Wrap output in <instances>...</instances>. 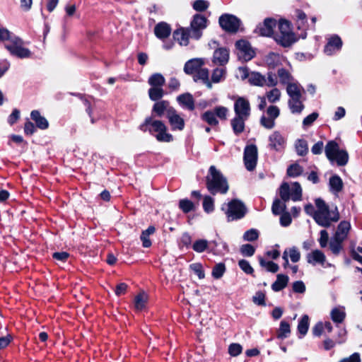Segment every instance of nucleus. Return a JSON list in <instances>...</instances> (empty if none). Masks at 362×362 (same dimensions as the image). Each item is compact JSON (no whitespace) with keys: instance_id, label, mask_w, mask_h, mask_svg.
<instances>
[{"instance_id":"obj_58","label":"nucleus","mask_w":362,"mask_h":362,"mask_svg":"<svg viewBox=\"0 0 362 362\" xmlns=\"http://www.w3.org/2000/svg\"><path fill=\"white\" fill-rule=\"evenodd\" d=\"M259 233L256 229L247 230L243 235V239L245 241H254L258 238Z\"/></svg>"},{"instance_id":"obj_10","label":"nucleus","mask_w":362,"mask_h":362,"mask_svg":"<svg viewBox=\"0 0 362 362\" xmlns=\"http://www.w3.org/2000/svg\"><path fill=\"white\" fill-rule=\"evenodd\" d=\"M244 163L247 170H253L257 161V148L255 145L247 146L244 151Z\"/></svg>"},{"instance_id":"obj_15","label":"nucleus","mask_w":362,"mask_h":362,"mask_svg":"<svg viewBox=\"0 0 362 362\" xmlns=\"http://www.w3.org/2000/svg\"><path fill=\"white\" fill-rule=\"evenodd\" d=\"M269 146L272 150L281 151L284 148V138L279 132H274L269 136Z\"/></svg>"},{"instance_id":"obj_43","label":"nucleus","mask_w":362,"mask_h":362,"mask_svg":"<svg viewBox=\"0 0 362 362\" xmlns=\"http://www.w3.org/2000/svg\"><path fill=\"white\" fill-rule=\"evenodd\" d=\"M346 314L340 308H335L331 311V318L336 323H341L344 321Z\"/></svg>"},{"instance_id":"obj_37","label":"nucleus","mask_w":362,"mask_h":362,"mask_svg":"<svg viewBox=\"0 0 362 362\" xmlns=\"http://www.w3.org/2000/svg\"><path fill=\"white\" fill-rule=\"evenodd\" d=\"M201 118L211 126H216L218 124V121L214 110L206 111L201 115Z\"/></svg>"},{"instance_id":"obj_30","label":"nucleus","mask_w":362,"mask_h":362,"mask_svg":"<svg viewBox=\"0 0 362 362\" xmlns=\"http://www.w3.org/2000/svg\"><path fill=\"white\" fill-rule=\"evenodd\" d=\"M288 282V276L284 274H278L276 280L272 284V288L277 292L284 289Z\"/></svg>"},{"instance_id":"obj_44","label":"nucleus","mask_w":362,"mask_h":362,"mask_svg":"<svg viewBox=\"0 0 362 362\" xmlns=\"http://www.w3.org/2000/svg\"><path fill=\"white\" fill-rule=\"evenodd\" d=\"M337 163V165L339 166L345 165L349 160V155L346 151L345 150H339L337 154L334 156V160Z\"/></svg>"},{"instance_id":"obj_52","label":"nucleus","mask_w":362,"mask_h":362,"mask_svg":"<svg viewBox=\"0 0 362 362\" xmlns=\"http://www.w3.org/2000/svg\"><path fill=\"white\" fill-rule=\"evenodd\" d=\"M226 272V267L223 263L216 264L212 270V276L215 279H220Z\"/></svg>"},{"instance_id":"obj_5","label":"nucleus","mask_w":362,"mask_h":362,"mask_svg":"<svg viewBox=\"0 0 362 362\" xmlns=\"http://www.w3.org/2000/svg\"><path fill=\"white\" fill-rule=\"evenodd\" d=\"M279 33L274 35L276 42L284 47H289L295 42V36L287 21L281 20L279 23Z\"/></svg>"},{"instance_id":"obj_14","label":"nucleus","mask_w":362,"mask_h":362,"mask_svg":"<svg viewBox=\"0 0 362 362\" xmlns=\"http://www.w3.org/2000/svg\"><path fill=\"white\" fill-rule=\"evenodd\" d=\"M276 22L272 18H266L262 24H259L256 32L260 35L269 37L273 34V29L276 26Z\"/></svg>"},{"instance_id":"obj_40","label":"nucleus","mask_w":362,"mask_h":362,"mask_svg":"<svg viewBox=\"0 0 362 362\" xmlns=\"http://www.w3.org/2000/svg\"><path fill=\"white\" fill-rule=\"evenodd\" d=\"M344 241L332 238L329 242V249L334 255H338L343 249Z\"/></svg>"},{"instance_id":"obj_45","label":"nucleus","mask_w":362,"mask_h":362,"mask_svg":"<svg viewBox=\"0 0 362 362\" xmlns=\"http://www.w3.org/2000/svg\"><path fill=\"white\" fill-rule=\"evenodd\" d=\"M309 327V317L308 315H305L299 321L298 325V331L301 334V337L305 335L308 330Z\"/></svg>"},{"instance_id":"obj_28","label":"nucleus","mask_w":362,"mask_h":362,"mask_svg":"<svg viewBox=\"0 0 362 362\" xmlns=\"http://www.w3.org/2000/svg\"><path fill=\"white\" fill-rule=\"evenodd\" d=\"M178 103L189 110L194 109V100L190 93H184L177 98Z\"/></svg>"},{"instance_id":"obj_64","label":"nucleus","mask_w":362,"mask_h":362,"mask_svg":"<svg viewBox=\"0 0 362 362\" xmlns=\"http://www.w3.org/2000/svg\"><path fill=\"white\" fill-rule=\"evenodd\" d=\"M339 362H361L360 354L357 352L354 353L349 357L342 358Z\"/></svg>"},{"instance_id":"obj_62","label":"nucleus","mask_w":362,"mask_h":362,"mask_svg":"<svg viewBox=\"0 0 362 362\" xmlns=\"http://www.w3.org/2000/svg\"><path fill=\"white\" fill-rule=\"evenodd\" d=\"M254 303L258 305H265V295L262 291H258L252 297Z\"/></svg>"},{"instance_id":"obj_56","label":"nucleus","mask_w":362,"mask_h":362,"mask_svg":"<svg viewBox=\"0 0 362 362\" xmlns=\"http://www.w3.org/2000/svg\"><path fill=\"white\" fill-rule=\"evenodd\" d=\"M214 199L209 196H205L203 201V208L206 213L212 212L214 209Z\"/></svg>"},{"instance_id":"obj_54","label":"nucleus","mask_w":362,"mask_h":362,"mask_svg":"<svg viewBox=\"0 0 362 362\" xmlns=\"http://www.w3.org/2000/svg\"><path fill=\"white\" fill-rule=\"evenodd\" d=\"M208 247V241L204 239L198 240L194 242L192 248L197 252H204Z\"/></svg>"},{"instance_id":"obj_41","label":"nucleus","mask_w":362,"mask_h":362,"mask_svg":"<svg viewBox=\"0 0 362 362\" xmlns=\"http://www.w3.org/2000/svg\"><path fill=\"white\" fill-rule=\"evenodd\" d=\"M164 95V90L161 87H151L148 90V95L151 100L157 101L162 98Z\"/></svg>"},{"instance_id":"obj_26","label":"nucleus","mask_w":362,"mask_h":362,"mask_svg":"<svg viewBox=\"0 0 362 362\" xmlns=\"http://www.w3.org/2000/svg\"><path fill=\"white\" fill-rule=\"evenodd\" d=\"M31 119L35 121L37 127L40 129H46L49 127L47 119L42 117L38 110H33L30 113Z\"/></svg>"},{"instance_id":"obj_57","label":"nucleus","mask_w":362,"mask_h":362,"mask_svg":"<svg viewBox=\"0 0 362 362\" xmlns=\"http://www.w3.org/2000/svg\"><path fill=\"white\" fill-rule=\"evenodd\" d=\"M189 268L191 270L196 274L199 279H204L205 276V274L203 269V267L200 263H194L189 265Z\"/></svg>"},{"instance_id":"obj_25","label":"nucleus","mask_w":362,"mask_h":362,"mask_svg":"<svg viewBox=\"0 0 362 362\" xmlns=\"http://www.w3.org/2000/svg\"><path fill=\"white\" fill-rule=\"evenodd\" d=\"M286 92L289 98H294L302 97L305 90L304 88L295 81L286 86Z\"/></svg>"},{"instance_id":"obj_48","label":"nucleus","mask_w":362,"mask_h":362,"mask_svg":"<svg viewBox=\"0 0 362 362\" xmlns=\"http://www.w3.org/2000/svg\"><path fill=\"white\" fill-rule=\"evenodd\" d=\"M291 332L290 325L285 321H281L278 331V338H286Z\"/></svg>"},{"instance_id":"obj_18","label":"nucleus","mask_w":362,"mask_h":362,"mask_svg":"<svg viewBox=\"0 0 362 362\" xmlns=\"http://www.w3.org/2000/svg\"><path fill=\"white\" fill-rule=\"evenodd\" d=\"M173 37L181 46H187L189 38H192V32L189 28H181L174 31Z\"/></svg>"},{"instance_id":"obj_21","label":"nucleus","mask_w":362,"mask_h":362,"mask_svg":"<svg viewBox=\"0 0 362 362\" xmlns=\"http://www.w3.org/2000/svg\"><path fill=\"white\" fill-rule=\"evenodd\" d=\"M350 229V223L346 221H342L338 225L333 238L344 241L347 238Z\"/></svg>"},{"instance_id":"obj_63","label":"nucleus","mask_w":362,"mask_h":362,"mask_svg":"<svg viewBox=\"0 0 362 362\" xmlns=\"http://www.w3.org/2000/svg\"><path fill=\"white\" fill-rule=\"evenodd\" d=\"M209 7V3L204 0H197L193 4V8L197 11H204Z\"/></svg>"},{"instance_id":"obj_39","label":"nucleus","mask_w":362,"mask_h":362,"mask_svg":"<svg viewBox=\"0 0 362 362\" xmlns=\"http://www.w3.org/2000/svg\"><path fill=\"white\" fill-rule=\"evenodd\" d=\"M259 262L261 267L266 268L267 271L272 273L276 272L279 269L277 264L272 261H266L262 257H259Z\"/></svg>"},{"instance_id":"obj_47","label":"nucleus","mask_w":362,"mask_h":362,"mask_svg":"<svg viewBox=\"0 0 362 362\" xmlns=\"http://www.w3.org/2000/svg\"><path fill=\"white\" fill-rule=\"evenodd\" d=\"M282 200L276 199L274 201L272 210L274 214L279 215L285 211L286 206Z\"/></svg>"},{"instance_id":"obj_50","label":"nucleus","mask_w":362,"mask_h":362,"mask_svg":"<svg viewBox=\"0 0 362 362\" xmlns=\"http://www.w3.org/2000/svg\"><path fill=\"white\" fill-rule=\"evenodd\" d=\"M303 173V168L297 163L291 165L287 169V175L290 177H297Z\"/></svg>"},{"instance_id":"obj_61","label":"nucleus","mask_w":362,"mask_h":362,"mask_svg":"<svg viewBox=\"0 0 362 362\" xmlns=\"http://www.w3.org/2000/svg\"><path fill=\"white\" fill-rule=\"evenodd\" d=\"M275 119L268 117L262 116L260 119V124L266 129H271L275 125Z\"/></svg>"},{"instance_id":"obj_4","label":"nucleus","mask_w":362,"mask_h":362,"mask_svg":"<svg viewBox=\"0 0 362 362\" xmlns=\"http://www.w3.org/2000/svg\"><path fill=\"white\" fill-rule=\"evenodd\" d=\"M279 196L284 202L290 199L293 202L300 201L302 199L301 186L297 182H293L291 185L287 182H283L279 187Z\"/></svg>"},{"instance_id":"obj_9","label":"nucleus","mask_w":362,"mask_h":362,"mask_svg":"<svg viewBox=\"0 0 362 362\" xmlns=\"http://www.w3.org/2000/svg\"><path fill=\"white\" fill-rule=\"evenodd\" d=\"M206 23L207 19L204 16L194 15L189 28L192 32V38L199 40L202 35V30L207 26Z\"/></svg>"},{"instance_id":"obj_13","label":"nucleus","mask_w":362,"mask_h":362,"mask_svg":"<svg viewBox=\"0 0 362 362\" xmlns=\"http://www.w3.org/2000/svg\"><path fill=\"white\" fill-rule=\"evenodd\" d=\"M341 47L342 41L341 38L338 35H333L328 39L324 52L327 55H332L334 52L339 51Z\"/></svg>"},{"instance_id":"obj_12","label":"nucleus","mask_w":362,"mask_h":362,"mask_svg":"<svg viewBox=\"0 0 362 362\" xmlns=\"http://www.w3.org/2000/svg\"><path fill=\"white\" fill-rule=\"evenodd\" d=\"M234 112L235 115L249 118L251 112L249 100L243 97H238L234 103Z\"/></svg>"},{"instance_id":"obj_49","label":"nucleus","mask_w":362,"mask_h":362,"mask_svg":"<svg viewBox=\"0 0 362 362\" xmlns=\"http://www.w3.org/2000/svg\"><path fill=\"white\" fill-rule=\"evenodd\" d=\"M226 69L223 68H216L214 70L211 76V81L213 83H219L221 80L225 78Z\"/></svg>"},{"instance_id":"obj_2","label":"nucleus","mask_w":362,"mask_h":362,"mask_svg":"<svg viewBox=\"0 0 362 362\" xmlns=\"http://www.w3.org/2000/svg\"><path fill=\"white\" fill-rule=\"evenodd\" d=\"M206 185L213 195L217 193L226 194L229 188L226 178L214 165H211L209 169V173L206 177Z\"/></svg>"},{"instance_id":"obj_42","label":"nucleus","mask_w":362,"mask_h":362,"mask_svg":"<svg viewBox=\"0 0 362 362\" xmlns=\"http://www.w3.org/2000/svg\"><path fill=\"white\" fill-rule=\"evenodd\" d=\"M281 93L277 88L273 87V88L266 93V97L269 103H275L280 100Z\"/></svg>"},{"instance_id":"obj_27","label":"nucleus","mask_w":362,"mask_h":362,"mask_svg":"<svg viewBox=\"0 0 362 362\" xmlns=\"http://www.w3.org/2000/svg\"><path fill=\"white\" fill-rule=\"evenodd\" d=\"M277 77L280 83L282 85H286V86L296 81L292 74L288 70L284 68L278 69Z\"/></svg>"},{"instance_id":"obj_8","label":"nucleus","mask_w":362,"mask_h":362,"mask_svg":"<svg viewBox=\"0 0 362 362\" xmlns=\"http://www.w3.org/2000/svg\"><path fill=\"white\" fill-rule=\"evenodd\" d=\"M220 26L228 33H236L240 25V21L236 16L231 14H223L218 20Z\"/></svg>"},{"instance_id":"obj_31","label":"nucleus","mask_w":362,"mask_h":362,"mask_svg":"<svg viewBox=\"0 0 362 362\" xmlns=\"http://www.w3.org/2000/svg\"><path fill=\"white\" fill-rule=\"evenodd\" d=\"M329 185L331 192L335 194L341 192L343 189L342 180L338 175L332 176L329 178Z\"/></svg>"},{"instance_id":"obj_22","label":"nucleus","mask_w":362,"mask_h":362,"mask_svg":"<svg viewBox=\"0 0 362 362\" xmlns=\"http://www.w3.org/2000/svg\"><path fill=\"white\" fill-rule=\"evenodd\" d=\"M306 259L308 263L313 265H315L316 264L324 265L326 261L325 254L319 250H315L310 253H308L306 256Z\"/></svg>"},{"instance_id":"obj_23","label":"nucleus","mask_w":362,"mask_h":362,"mask_svg":"<svg viewBox=\"0 0 362 362\" xmlns=\"http://www.w3.org/2000/svg\"><path fill=\"white\" fill-rule=\"evenodd\" d=\"M154 33L158 38L164 40L170 36L171 28L168 23L160 22L155 26Z\"/></svg>"},{"instance_id":"obj_36","label":"nucleus","mask_w":362,"mask_h":362,"mask_svg":"<svg viewBox=\"0 0 362 362\" xmlns=\"http://www.w3.org/2000/svg\"><path fill=\"white\" fill-rule=\"evenodd\" d=\"M265 76L259 72H252L249 76V82L257 86H264L265 85Z\"/></svg>"},{"instance_id":"obj_34","label":"nucleus","mask_w":362,"mask_h":362,"mask_svg":"<svg viewBox=\"0 0 362 362\" xmlns=\"http://www.w3.org/2000/svg\"><path fill=\"white\" fill-rule=\"evenodd\" d=\"M281 57L276 53L271 52L267 55L265 62L268 66L272 69L277 67L281 62Z\"/></svg>"},{"instance_id":"obj_16","label":"nucleus","mask_w":362,"mask_h":362,"mask_svg":"<svg viewBox=\"0 0 362 362\" xmlns=\"http://www.w3.org/2000/svg\"><path fill=\"white\" fill-rule=\"evenodd\" d=\"M204 64L205 59L203 58H194L189 59L185 64L184 71L187 74H196Z\"/></svg>"},{"instance_id":"obj_19","label":"nucleus","mask_w":362,"mask_h":362,"mask_svg":"<svg viewBox=\"0 0 362 362\" xmlns=\"http://www.w3.org/2000/svg\"><path fill=\"white\" fill-rule=\"evenodd\" d=\"M229 59V51L224 47L216 49L214 52L213 62L220 66L228 63Z\"/></svg>"},{"instance_id":"obj_3","label":"nucleus","mask_w":362,"mask_h":362,"mask_svg":"<svg viewBox=\"0 0 362 362\" xmlns=\"http://www.w3.org/2000/svg\"><path fill=\"white\" fill-rule=\"evenodd\" d=\"M139 129L143 132L148 131L151 134L156 133L155 136L160 142H170L173 139V136L166 132L165 124L162 121L153 119L152 117H146Z\"/></svg>"},{"instance_id":"obj_20","label":"nucleus","mask_w":362,"mask_h":362,"mask_svg":"<svg viewBox=\"0 0 362 362\" xmlns=\"http://www.w3.org/2000/svg\"><path fill=\"white\" fill-rule=\"evenodd\" d=\"M170 110H174L173 107L170 106V103L167 100H160L156 102L152 109V114H155L157 117H161L166 112L167 117Z\"/></svg>"},{"instance_id":"obj_6","label":"nucleus","mask_w":362,"mask_h":362,"mask_svg":"<svg viewBox=\"0 0 362 362\" xmlns=\"http://www.w3.org/2000/svg\"><path fill=\"white\" fill-rule=\"evenodd\" d=\"M228 221L242 218L246 214V208L244 204L238 199H233L228 204V209L226 211Z\"/></svg>"},{"instance_id":"obj_33","label":"nucleus","mask_w":362,"mask_h":362,"mask_svg":"<svg viewBox=\"0 0 362 362\" xmlns=\"http://www.w3.org/2000/svg\"><path fill=\"white\" fill-rule=\"evenodd\" d=\"M339 151L338 144L334 141H329L325 146V154L327 158L333 161L334 160V156Z\"/></svg>"},{"instance_id":"obj_1","label":"nucleus","mask_w":362,"mask_h":362,"mask_svg":"<svg viewBox=\"0 0 362 362\" xmlns=\"http://www.w3.org/2000/svg\"><path fill=\"white\" fill-rule=\"evenodd\" d=\"M317 207L314 220L320 226L328 228L332 222H337L339 219V214L337 206L330 209L325 202L321 198L315 201Z\"/></svg>"},{"instance_id":"obj_11","label":"nucleus","mask_w":362,"mask_h":362,"mask_svg":"<svg viewBox=\"0 0 362 362\" xmlns=\"http://www.w3.org/2000/svg\"><path fill=\"white\" fill-rule=\"evenodd\" d=\"M238 49V57L244 61H249L255 56V52L252 49L250 43L244 40H240L235 43Z\"/></svg>"},{"instance_id":"obj_51","label":"nucleus","mask_w":362,"mask_h":362,"mask_svg":"<svg viewBox=\"0 0 362 362\" xmlns=\"http://www.w3.org/2000/svg\"><path fill=\"white\" fill-rule=\"evenodd\" d=\"M179 207L184 213H188L194 209V204L189 199H181L179 202Z\"/></svg>"},{"instance_id":"obj_60","label":"nucleus","mask_w":362,"mask_h":362,"mask_svg":"<svg viewBox=\"0 0 362 362\" xmlns=\"http://www.w3.org/2000/svg\"><path fill=\"white\" fill-rule=\"evenodd\" d=\"M240 268L246 274H252L254 272L253 268L251 267L248 261L245 259H241L238 262Z\"/></svg>"},{"instance_id":"obj_32","label":"nucleus","mask_w":362,"mask_h":362,"mask_svg":"<svg viewBox=\"0 0 362 362\" xmlns=\"http://www.w3.org/2000/svg\"><path fill=\"white\" fill-rule=\"evenodd\" d=\"M209 70L206 68H201L194 76V80H202V82L206 86V87L209 89L212 88L211 82L209 78Z\"/></svg>"},{"instance_id":"obj_35","label":"nucleus","mask_w":362,"mask_h":362,"mask_svg":"<svg viewBox=\"0 0 362 362\" xmlns=\"http://www.w3.org/2000/svg\"><path fill=\"white\" fill-rule=\"evenodd\" d=\"M165 80L161 74L156 73L151 75L148 81L151 87H161L165 84Z\"/></svg>"},{"instance_id":"obj_7","label":"nucleus","mask_w":362,"mask_h":362,"mask_svg":"<svg viewBox=\"0 0 362 362\" xmlns=\"http://www.w3.org/2000/svg\"><path fill=\"white\" fill-rule=\"evenodd\" d=\"M5 47L12 55L19 58H28L31 55L30 51L23 47V41L18 37H14L11 43L5 45Z\"/></svg>"},{"instance_id":"obj_46","label":"nucleus","mask_w":362,"mask_h":362,"mask_svg":"<svg viewBox=\"0 0 362 362\" xmlns=\"http://www.w3.org/2000/svg\"><path fill=\"white\" fill-rule=\"evenodd\" d=\"M296 149L299 156H305L308 152L307 141L304 139H298L296 143Z\"/></svg>"},{"instance_id":"obj_24","label":"nucleus","mask_w":362,"mask_h":362,"mask_svg":"<svg viewBox=\"0 0 362 362\" xmlns=\"http://www.w3.org/2000/svg\"><path fill=\"white\" fill-rule=\"evenodd\" d=\"M248 119V117L235 115L231 119L230 124L235 134L238 135L245 130V122Z\"/></svg>"},{"instance_id":"obj_17","label":"nucleus","mask_w":362,"mask_h":362,"mask_svg":"<svg viewBox=\"0 0 362 362\" xmlns=\"http://www.w3.org/2000/svg\"><path fill=\"white\" fill-rule=\"evenodd\" d=\"M173 130L182 131L185 127L184 119L177 113L176 110H170L167 117Z\"/></svg>"},{"instance_id":"obj_53","label":"nucleus","mask_w":362,"mask_h":362,"mask_svg":"<svg viewBox=\"0 0 362 362\" xmlns=\"http://www.w3.org/2000/svg\"><path fill=\"white\" fill-rule=\"evenodd\" d=\"M265 85L268 87H275L278 84V77L273 72H268L265 76Z\"/></svg>"},{"instance_id":"obj_38","label":"nucleus","mask_w":362,"mask_h":362,"mask_svg":"<svg viewBox=\"0 0 362 362\" xmlns=\"http://www.w3.org/2000/svg\"><path fill=\"white\" fill-rule=\"evenodd\" d=\"M148 300V296L144 292H141L136 296L134 298V306L138 310H141L145 308Z\"/></svg>"},{"instance_id":"obj_59","label":"nucleus","mask_w":362,"mask_h":362,"mask_svg":"<svg viewBox=\"0 0 362 362\" xmlns=\"http://www.w3.org/2000/svg\"><path fill=\"white\" fill-rule=\"evenodd\" d=\"M240 252L244 256L251 257L255 254V248L250 244L243 245Z\"/></svg>"},{"instance_id":"obj_29","label":"nucleus","mask_w":362,"mask_h":362,"mask_svg":"<svg viewBox=\"0 0 362 362\" xmlns=\"http://www.w3.org/2000/svg\"><path fill=\"white\" fill-rule=\"evenodd\" d=\"M288 103L292 113H300L304 108L302 97L290 98Z\"/></svg>"},{"instance_id":"obj_55","label":"nucleus","mask_w":362,"mask_h":362,"mask_svg":"<svg viewBox=\"0 0 362 362\" xmlns=\"http://www.w3.org/2000/svg\"><path fill=\"white\" fill-rule=\"evenodd\" d=\"M216 117H218L221 120H226L228 113V109L223 106L216 107L214 110Z\"/></svg>"}]
</instances>
